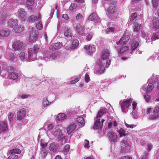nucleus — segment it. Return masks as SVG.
<instances>
[{
	"mask_svg": "<svg viewBox=\"0 0 159 159\" xmlns=\"http://www.w3.org/2000/svg\"><path fill=\"white\" fill-rule=\"evenodd\" d=\"M8 129L7 124L6 121L0 122V133L5 131Z\"/></svg>",
	"mask_w": 159,
	"mask_h": 159,
	"instance_id": "20",
	"label": "nucleus"
},
{
	"mask_svg": "<svg viewBox=\"0 0 159 159\" xmlns=\"http://www.w3.org/2000/svg\"><path fill=\"white\" fill-rule=\"evenodd\" d=\"M29 31V41L30 42H33L35 41L38 38V32L33 28H30Z\"/></svg>",
	"mask_w": 159,
	"mask_h": 159,
	"instance_id": "5",
	"label": "nucleus"
},
{
	"mask_svg": "<svg viewBox=\"0 0 159 159\" xmlns=\"http://www.w3.org/2000/svg\"><path fill=\"white\" fill-rule=\"evenodd\" d=\"M106 112V109L105 108H103L100 109L98 112L96 117H98L99 118Z\"/></svg>",
	"mask_w": 159,
	"mask_h": 159,
	"instance_id": "33",
	"label": "nucleus"
},
{
	"mask_svg": "<svg viewBox=\"0 0 159 159\" xmlns=\"http://www.w3.org/2000/svg\"><path fill=\"white\" fill-rule=\"evenodd\" d=\"M9 34V31L7 30H2L0 32V36L2 37L8 36Z\"/></svg>",
	"mask_w": 159,
	"mask_h": 159,
	"instance_id": "38",
	"label": "nucleus"
},
{
	"mask_svg": "<svg viewBox=\"0 0 159 159\" xmlns=\"http://www.w3.org/2000/svg\"><path fill=\"white\" fill-rule=\"evenodd\" d=\"M20 59L23 61H33L32 58H30V55L29 54V51H28V54H25L24 52H21L19 55Z\"/></svg>",
	"mask_w": 159,
	"mask_h": 159,
	"instance_id": "11",
	"label": "nucleus"
},
{
	"mask_svg": "<svg viewBox=\"0 0 159 159\" xmlns=\"http://www.w3.org/2000/svg\"><path fill=\"white\" fill-rule=\"evenodd\" d=\"M137 16V14L136 13H133L131 14L130 17V20H134Z\"/></svg>",
	"mask_w": 159,
	"mask_h": 159,
	"instance_id": "62",
	"label": "nucleus"
},
{
	"mask_svg": "<svg viewBox=\"0 0 159 159\" xmlns=\"http://www.w3.org/2000/svg\"><path fill=\"white\" fill-rule=\"evenodd\" d=\"M62 44L60 42H57L55 43L52 46V49H58L62 47Z\"/></svg>",
	"mask_w": 159,
	"mask_h": 159,
	"instance_id": "39",
	"label": "nucleus"
},
{
	"mask_svg": "<svg viewBox=\"0 0 159 159\" xmlns=\"http://www.w3.org/2000/svg\"><path fill=\"white\" fill-rule=\"evenodd\" d=\"M8 25L10 27L14 28L17 25V20H16L10 19L8 21Z\"/></svg>",
	"mask_w": 159,
	"mask_h": 159,
	"instance_id": "23",
	"label": "nucleus"
},
{
	"mask_svg": "<svg viewBox=\"0 0 159 159\" xmlns=\"http://www.w3.org/2000/svg\"><path fill=\"white\" fill-rule=\"evenodd\" d=\"M128 49L129 47L128 46L126 45L120 48V50H118V52L120 54H127Z\"/></svg>",
	"mask_w": 159,
	"mask_h": 159,
	"instance_id": "24",
	"label": "nucleus"
},
{
	"mask_svg": "<svg viewBox=\"0 0 159 159\" xmlns=\"http://www.w3.org/2000/svg\"><path fill=\"white\" fill-rule=\"evenodd\" d=\"M36 26L39 30L42 29L43 27L42 22L40 20L37 21Z\"/></svg>",
	"mask_w": 159,
	"mask_h": 159,
	"instance_id": "41",
	"label": "nucleus"
},
{
	"mask_svg": "<svg viewBox=\"0 0 159 159\" xmlns=\"http://www.w3.org/2000/svg\"><path fill=\"white\" fill-rule=\"evenodd\" d=\"M152 28L154 31L153 35L151 37V39L154 40L159 39V21L158 18L154 19L153 21Z\"/></svg>",
	"mask_w": 159,
	"mask_h": 159,
	"instance_id": "1",
	"label": "nucleus"
},
{
	"mask_svg": "<svg viewBox=\"0 0 159 159\" xmlns=\"http://www.w3.org/2000/svg\"><path fill=\"white\" fill-rule=\"evenodd\" d=\"M40 144L41 147V149H46V148L47 146V143L44 142V140L41 139L40 141Z\"/></svg>",
	"mask_w": 159,
	"mask_h": 159,
	"instance_id": "43",
	"label": "nucleus"
},
{
	"mask_svg": "<svg viewBox=\"0 0 159 159\" xmlns=\"http://www.w3.org/2000/svg\"><path fill=\"white\" fill-rule=\"evenodd\" d=\"M158 0H152V5L154 8H156L158 5Z\"/></svg>",
	"mask_w": 159,
	"mask_h": 159,
	"instance_id": "60",
	"label": "nucleus"
},
{
	"mask_svg": "<svg viewBox=\"0 0 159 159\" xmlns=\"http://www.w3.org/2000/svg\"><path fill=\"white\" fill-rule=\"evenodd\" d=\"M84 18V17L82 15L80 14V13L78 14H77L76 17H75V19L78 20H82Z\"/></svg>",
	"mask_w": 159,
	"mask_h": 159,
	"instance_id": "52",
	"label": "nucleus"
},
{
	"mask_svg": "<svg viewBox=\"0 0 159 159\" xmlns=\"http://www.w3.org/2000/svg\"><path fill=\"white\" fill-rule=\"evenodd\" d=\"M132 106H133V111H132V114L134 115L135 114V113L136 111V108L137 106V103L135 102H132Z\"/></svg>",
	"mask_w": 159,
	"mask_h": 159,
	"instance_id": "45",
	"label": "nucleus"
},
{
	"mask_svg": "<svg viewBox=\"0 0 159 159\" xmlns=\"http://www.w3.org/2000/svg\"><path fill=\"white\" fill-rule=\"evenodd\" d=\"M8 77L10 79L15 80L18 78V74L15 72H9Z\"/></svg>",
	"mask_w": 159,
	"mask_h": 159,
	"instance_id": "26",
	"label": "nucleus"
},
{
	"mask_svg": "<svg viewBox=\"0 0 159 159\" xmlns=\"http://www.w3.org/2000/svg\"><path fill=\"white\" fill-rule=\"evenodd\" d=\"M85 80L86 83H88L90 80V79L89 75L86 73L85 75Z\"/></svg>",
	"mask_w": 159,
	"mask_h": 159,
	"instance_id": "63",
	"label": "nucleus"
},
{
	"mask_svg": "<svg viewBox=\"0 0 159 159\" xmlns=\"http://www.w3.org/2000/svg\"><path fill=\"white\" fill-rule=\"evenodd\" d=\"M84 48L87 54L90 55L94 52L96 50V46L93 44L85 45Z\"/></svg>",
	"mask_w": 159,
	"mask_h": 159,
	"instance_id": "9",
	"label": "nucleus"
},
{
	"mask_svg": "<svg viewBox=\"0 0 159 159\" xmlns=\"http://www.w3.org/2000/svg\"><path fill=\"white\" fill-rule=\"evenodd\" d=\"M58 145L55 143H52L50 144V151L53 152H56L58 148Z\"/></svg>",
	"mask_w": 159,
	"mask_h": 159,
	"instance_id": "32",
	"label": "nucleus"
},
{
	"mask_svg": "<svg viewBox=\"0 0 159 159\" xmlns=\"http://www.w3.org/2000/svg\"><path fill=\"white\" fill-rule=\"evenodd\" d=\"M70 148V146L68 144L66 145L65 146L63 151L64 152H67L69 151Z\"/></svg>",
	"mask_w": 159,
	"mask_h": 159,
	"instance_id": "54",
	"label": "nucleus"
},
{
	"mask_svg": "<svg viewBox=\"0 0 159 159\" xmlns=\"http://www.w3.org/2000/svg\"><path fill=\"white\" fill-rule=\"evenodd\" d=\"M66 115L63 113H59L57 116V119L59 120H61L66 119Z\"/></svg>",
	"mask_w": 159,
	"mask_h": 159,
	"instance_id": "31",
	"label": "nucleus"
},
{
	"mask_svg": "<svg viewBox=\"0 0 159 159\" xmlns=\"http://www.w3.org/2000/svg\"><path fill=\"white\" fill-rule=\"evenodd\" d=\"M54 127L53 125L50 124V132L52 134L57 138H62V134L61 131L60 129H55L54 130H52Z\"/></svg>",
	"mask_w": 159,
	"mask_h": 159,
	"instance_id": "6",
	"label": "nucleus"
},
{
	"mask_svg": "<svg viewBox=\"0 0 159 159\" xmlns=\"http://www.w3.org/2000/svg\"><path fill=\"white\" fill-rule=\"evenodd\" d=\"M49 102L47 98H43L42 102L43 107L45 108L49 105Z\"/></svg>",
	"mask_w": 159,
	"mask_h": 159,
	"instance_id": "36",
	"label": "nucleus"
},
{
	"mask_svg": "<svg viewBox=\"0 0 159 159\" xmlns=\"http://www.w3.org/2000/svg\"><path fill=\"white\" fill-rule=\"evenodd\" d=\"M125 123L126 127L130 128H133L136 127V125L134 124L129 125L126 123L125 121Z\"/></svg>",
	"mask_w": 159,
	"mask_h": 159,
	"instance_id": "58",
	"label": "nucleus"
},
{
	"mask_svg": "<svg viewBox=\"0 0 159 159\" xmlns=\"http://www.w3.org/2000/svg\"><path fill=\"white\" fill-rule=\"evenodd\" d=\"M97 64L99 66V68L100 69H101L102 70H103V69H104L105 70V68L104 67V66H102V65L101 62V61L99 60L97 61Z\"/></svg>",
	"mask_w": 159,
	"mask_h": 159,
	"instance_id": "53",
	"label": "nucleus"
},
{
	"mask_svg": "<svg viewBox=\"0 0 159 159\" xmlns=\"http://www.w3.org/2000/svg\"><path fill=\"white\" fill-rule=\"evenodd\" d=\"M144 97L146 101L147 102H148L151 98V97L149 95H144Z\"/></svg>",
	"mask_w": 159,
	"mask_h": 159,
	"instance_id": "64",
	"label": "nucleus"
},
{
	"mask_svg": "<svg viewBox=\"0 0 159 159\" xmlns=\"http://www.w3.org/2000/svg\"><path fill=\"white\" fill-rule=\"evenodd\" d=\"M148 153L146 151H145L141 156L142 159H148Z\"/></svg>",
	"mask_w": 159,
	"mask_h": 159,
	"instance_id": "50",
	"label": "nucleus"
},
{
	"mask_svg": "<svg viewBox=\"0 0 159 159\" xmlns=\"http://www.w3.org/2000/svg\"><path fill=\"white\" fill-rule=\"evenodd\" d=\"M154 86L152 83H149L148 84H145L143 85L141 92L143 93H144V92H151Z\"/></svg>",
	"mask_w": 159,
	"mask_h": 159,
	"instance_id": "8",
	"label": "nucleus"
},
{
	"mask_svg": "<svg viewBox=\"0 0 159 159\" xmlns=\"http://www.w3.org/2000/svg\"><path fill=\"white\" fill-rule=\"evenodd\" d=\"M79 44V42L78 40L76 39L72 40L71 41L70 48L71 49H74L78 47Z\"/></svg>",
	"mask_w": 159,
	"mask_h": 159,
	"instance_id": "25",
	"label": "nucleus"
},
{
	"mask_svg": "<svg viewBox=\"0 0 159 159\" xmlns=\"http://www.w3.org/2000/svg\"><path fill=\"white\" fill-rule=\"evenodd\" d=\"M110 51L109 50H103L101 53V57L103 60H106V68H107L110 64L111 60L109 58Z\"/></svg>",
	"mask_w": 159,
	"mask_h": 159,
	"instance_id": "2",
	"label": "nucleus"
},
{
	"mask_svg": "<svg viewBox=\"0 0 159 159\" xmlns=\"http://www.w3.org/2000/svg\"><path fill=\"white\" fill-rule=\"evenodd\" d=\"M76 127V125L74 123L69 125L66 128L67 133L69 135L70 134Z\"/></svg>",
	"mask_w": 159,
	"mask_h": 159,
	"instance_id": "21",
	"label": "nucleus"
},
{
	"mask_svg": "<svg viewBox=\"0 0 159 159\" xmlns=\"http://www.w3.org/2000/svg\"><path fill=\"white\" fill-rule=\"evenodd\" d=\"M80 79V76L79 75L75 80L71 81L70 83L71 84H74L77 82Z\"/></svg>",
	"mask_w": 159,
	"mask_h": 159,
	"instance_id": "51",
	"label": "nucleus"
},
{
	"mask_svg": "<svg viewBox=\"0 0 159 159\" xmlns=\"http://www.w3.org/2000/svg\"><path fill=\"white\" fill-rule=\"evenodd\" d=\"M108 15L112 17L116 16L117 14V11L116 7L114 6H111L107 9Z\"/></svg>",
	"mask_w": 159,
	"mask_h": 159,
	"instance_id": "12",
	"label": "nucleus"
},
{
	"mask_svg": "<svg viewBox=\"0 0 159 159\" xmlns=\"http://www.w3.org/2000/svg\"><path fill=\"white\" fill-rule=\"evenodd\" d=\"M74 28L77 33L80 35L84 34V29L82 25L79 24H77L74 26Z\"/></svg>",
	"mask_w": 159,
	"mask_h": 159,
	"instance_id": "15",
	"label": "nucleus"
},
{
	"mask_svg": "<svg viewBox=\"0 0 159 159\" xmlns=\"http://www.w3.org/2000/svg\"><path fill=\"white\" fill-rule=\"evenodd\" d=\"M122 145L126 147L128 146V142L125 140H123L121 141Z\"/></svg>",
	"mask_w": 159,
	"mask_h": 159,
	"instance_id": "56",
	"label": "nucleus"
},
{
	"mask_svg": "<svg viewBox=\"0 0 159 159\" xmlns=\"http://www.w3.org/2000/svg\"><path fill=\"white\" fill-rule=\"evenodd\" d=\"M159 116V107L157 106L154 108L152 114L149 116V118L151 120L154 119L158 117Z\"/></svg>",
	"mask_w": 159,
	"mask_h": 159,
	"instance_id": "14",
	"label": "nucleus"
},
{
	"mask_svg": "<svg viewBox=\"0 0 159 159\" xmlns=\"http://www.w3.org/2000/svg\"><path fill=\"white\" fill-rule=\"evenodd\" d=\"M100 119V118H99L98 117H96L95 120L94 125L93 127V129L95 130L98 129H101L102 127L103 123L105 120L102 119L101 122Z\"/></svg>",
	"mask_w": 159,
	"mask_h": 159,
	"instance_id": "7",
	"label": "nucleus"
},
{
	"mask_svg": "<svg viewBox=\"0 0 159 159\" xmlns=\"http://www.w3.org/2000/svg\"><path fill=\"white\" fill-rule=\"evenodd\" d=\"M93 72L98 75H101L105 72V70H94Z\"/></svg>",
	"mask_w": 159,
	"mask_h": 159,
	"instance_id": "49",
	"label": "nucleus"
},
{
	"mask_svg": "<svg viewBox=\"0 0 159 159\" xmlns=\"http://www.w3.org/2000/svg\"><path fill=\"white\" fill-rule=\"evenodd\" d=\"M129 37L127 35H126V34H124L122 38L120 39L119 42L118 44V47H120L119 46L120 45H121V46L123 45L124 44L127 42L129 39Z\"/></svg>",
	"mask_w": 159,
	"mask_h": 159,
	"instance_id": "19",
	"label": "nucleus"
},
{
	"mask_svg": "<svg viewBox=\"0 0 159 159\" xmlns=\"http://www.w3.org/2000/svg\"><path fill=\"white\" fill-rule=\"evenodd\" d=\"M21 152L20 150L18 148H15L11 150L9 152L10 154L14 153L20 154Z\"/></svg>",
	"mask_w": 159,
	"mask_h": 159,
	"instance_id": "40",
	"label": "nucleus"
},
{
	"mask_svg": "<svg viewBox=\"0 0 159 159\" xmlns=\"http://www.w3.org/2000/svg\"><path fill=\"white\" fill-rule=\"evenodd\" d=\"M141 37L143 38H146V39H147V37H148V39H149V37H148V34L147 32H146L144 31H142L141 34Z\"/></svg>",
	"mask_w": 159,
	"mask_h": 159,
	"instance_id": "47",
	"label": "nucleus"
},
{
	"mask_svg": "<svg viewBox=\"0 0 159 159\" xmlns=\"http://www.w3.org/2000/svg\"><path fill=\"white\" fill-rule=\"evenodd\" d=\"M131 99L130 98L126 100L120 101L121 108L123 112L126 113L128 110V108L131 104Z\"/></svg>",
	"mask_w": 159,
	"mask_h": 159,
	"instance_id": "4",
	"label": "nucleus"
},
{
	"mask_svg": "<svg viewBox=\"0 0 159 159\" xmlns=\"http://www.w3.org/2000/svg\"><path fill=\"white\" fill-rule=\"evenodd\" d=\"M108 136L110 142L114 143L116 142L118 140L117 134L112 131H109L108 133Z\"/></svg>",
	"mask_w": 159,
	"mask_h": 159,
	"instance_id": "10",
	"label": "nucleus"
},
{
	"mask_svg": "<svg viewBox=\"0 0 159 159\" xmlns=\"http://www.w3.org/2000/svg\"><path fill=\"white\" fill-rule=\"evenodd\" d=\"M24 29V28L23 26H19L17 28L14 29V31L16 33H20L23 31Z\"/></svg>",
	"mask_w": 159,
	"mask_h": 159,
	"instance_id": "44",
	"label": "nucleus"
},
{
	"mask_svg": "<svg viewBox=\"0 0 159 159\" xmlns=\"http://www.w3.org/2000/svg\"><path fill=\"white\" fill-rule=\"evenodd\" d=\"M141 25L140 24L136 23L134 24V31L135 33L138 32L140 29H141Z\"/></svg>",
	"mask_w": 159,
	"mask_h": 159,
	"instance_id": "30",
	"label": "nucleus"
},
{
	"mask_svg": "<svg viewBox=\"0 0 159 159\" xmlns=\"http://www.w3.org/2000/svg\"><path fill=\"white\" fill-rule=\"evenodd\" d=\"M48 152L46 149H41L40 153V156L42 159L44 158L47 155Z\"/></svg>",
	"mask_w": 159,
	"mask_h": 159,
	"instance_id": "29",
	"label": "nucleus"
},
{
	"mask_svg": "<svg viewBox=\"0 0 159 159\" xmlns=\"http://www.w3.org/2000/svg\"><path fill=\"white\" fill-rule=\"evenodd\" d=\"M23 43L19 40L14 42L12 44V47L15 50H19L22 49L23 46Z\"/></svg>",
	"mask_w": 159,
	"mask_h": 159,
	"instance_id": "16",
	"label": "nucleus"
},
{
	"mask_svg": "<svg viewBox=\"0 0 159 159\" xmlns=\"http://www.w3.org/2000/svg\"><path fill=\"white\" fill-rule=\"evenodd\" d=\"M139 40L138 38L136 37L132 39L131 42V50H135L138 47L139 45Z\"/></svg>",
	"mask_w": 159,
	"mask_h": 159,
	"instance_id": "17",
	"label": "nucleus"
},
{
	"mask_svg": "<svg viewBox=\"0 0 159 159\" xmlns=\"http://www.w3.org/2000/svg\"><path fill=\"white\" fill-rule=\"evenodd\" d=\"M40 48V46L38 44L34 45L33 50L32 48L28 49L29 54L30 55V58L33 61L36 59L37 53L39 52Z\"/></svg>",
	"mask_w": 159,
	"mask_h": 159,
	"instance_id": "3",
	"label": "nucleus"
},
{
	"mask_svg": "<svg viewBox=\"0 0 159 159\" xmlns=\"http://www.w3.org/2000/svg\"><path fill=\"white\" fill-rule=\"evenodd\" d=\"M26 114V110L22 108L20 109L17 113V119L20 120L23 119Z\"/></svg>",
	"mask_w": 159,
	"mask_h": 159,
	"instance_id": "18",
	"label": "nucleus"
},
{
	"mask_svg": "<svg viewBox=\"0 0 159 159\" xmlns=\"http://www.w3.org/2000/svg\"><path fill=\"white\" fill-rule=\"evenodd\" d=\"M64 34L65 36L67 37H71L72 36L70 30L68 28L65 30Z\"/></svg>",
	"mask_w": 159,
	"mask_h": 159,
	"instance_id": "34",
	"label": "nucleus"
},
{
	"mask_svg": "<svg viewBox=\"0 0 159 159\" xmlns=\"http://www.w3.org/2000/svg\"><path fill=\"white\" fill-rule=\"evenodd\" d=\"M98 17L96 14L93 13L90 16L88 17V19L89 20H97Z\"/></svg>",
	"mask_w": 159,
	"mask_h": 159,
	"instance_id": "35",
	"label": "nucleus"
},
{
	"mask_svg": "<svg viewBox=\"0 0 159 159\" xmlns=\"http://www.w3.org/2000/svg\"><path fill=\"white\" fill-rule=\"evenodd\" d=\"M77 7V5L76 4H75V3H72L71 4V5H70V7H69V9L70 10H73Z\"/></svg>",
	"mask_w": 159,
	"mask_h": 159,
	"instance_id": "59",
	"label": "nucleus"
},
{
	"mask_svg": "<svg viewBox=\"0 0 159 159\" xmlns=\"http://www.w3.org/2000/svg\"><path fill=\"white\" fill-rule=\"evenodd\" d=\"M93 36V34L92 33H90L87 35L86 36V39L88 41H89L91 39Z\"/></svg>",
	"mask_w": 159,
	"mask_h": 159,
	"instance_id": "61",
	"label": "nucleus"
},
{
	"mask_svg": "<svg viewBox=\"0 0 159 159\" xmlns=\"http://www.w3.org/2000/svg\"><path fill=\"white\" fill-rule=\"evenodd\" d=\"M84 146L85 148H87V149H88L89 148L90 146L89 144V142L88 140L87 139L84 140Z\"/></svg>",
	"mask_w": 159,
	"mask_h": 159,
	"instance_id": "48",
	"label": "nucleus"
},
{
	"mask_svg": "<svg viewBox=\"0 0 159 159\" xmlns=\"http://www.w3.org/2000/svg\"><path fill=\"white\" fill-rule=\"evenodd\" d=\"M41 19V16L40 14H38L37 16L32 15L28 19V21L30 23H33L35 20L38 21L40 20Z\"/></svg>",
	"mask_w": 159,
	"mask_h": 159,
	"instance_id": "22",
	"label": "nucleus"
},
{
	"mask_svg": "<svg viewBox=\"0 0 159 159\" xmlns=\"http://www.w3.org/2000/svg\"><path fill=\"white\" fill-rule=\"evenodd\" d=\"M43 57L41 56L42 59H43L46 61L49 60V52L46 50H44L42 52Z\"/></svg>",
	"mask_w": 159,
	"mask_h": 159,
	"instance_id": "27",
	"label": "nucleus"
},
{
	"mask_svg": "<svg viewBox=\"0 0 159 159\" xmlns=\"http://www.w3.org/2000/svg\"><path fill=\"white\" fill-rule=\"evenodd\" d=\"M118 133H119L120 137H121L123 136H125L128 135V132L126 131L125 129L121 128L118 131Z\"/></svg>",
	"mask_w": 159,
	"mask_h": 159,
	"instance_id": "28",
	"label": "nucleus"
},
{
	"mask_svg": "<svg viewBox=\"0 0 159 159\" xmlns=\"http://www.w3.org/2000/svg\"><path fill=\"white\" fill-rule=\"evenodd\" d=\"M77 121L80 123L82 127L84 126L85 124V121L83 117L79 116L77 119Z\"/></svg>",
	"mask_w": 159,
	"mask_h": 159,
	"instance_id": "37",
	"label": "nucleus"
},
{
	"mask_svg": "<svg viewBox=\"0 0 159 159\" xmlns=\"http://www.w3.org/2000/svg\"><path fill=\"white\" fill-rule=\"evenodd\" d=\"M18 156L16 155L11 154L8 158L7 159H17Z\"/></svg>",
	"mask_w": 159,
	"mask_h": 159,
	"instance_id": "55",
	"label": "nucleus"
},
{
	"mask_svg": "<svg viewBox=\"0 0 159 159\" xmlns=\"http://www.w3.org/2000/svg\"><path fill=\"white\" fill-rule=\"evenodd\" d=\"M115 29L113 27H109L106 30V32L107 34H109L115 31Z\"/></svg>",
	"mask_w": 159,
	"mask_h": 159,
	"instance_id": "46",
	"label": "nucleus"
},
{
	"mask_svg": "<svg viewBox=\"0 0 159 159\" xmlns=\"http://www.w3.org/2000/svg\"><path fill=\"white\" fill-rule=\"evenodd\" d=\"M30 96V95L25 94H19L17 96V98H22L25 99L28 98Z\"/></svg>",
	"mask_w": 159,
	"mask_h": 159,
	"instance_id": "42",
	"label": "nucleus"
},
{
	"mask_svg": "<svg viewBox=\"0 0 159 159\" xmlns=\"http://www.w3.org/2000/svg\"><path fill=\"white\" fill-rule=\"evenodd\" d=\"M26 12L24 9L23 8H20L18 10V17L21 20L23 21L26 20Z\"/></svg>",
	"mask_w": 159,
	"mask_h": 159,
	"instance_id": "13",
	"label": "nucleus"
},
{
	"mask_svg": "<svg viewBox=\"0 0 159 159\" xmlns=\"http://www.w3.org/2000/svg\"><path fill=\"white\" fill-rule=\"evenodd\" d=\"M26 4L28 6H32L33 4L34 1L33 0H26Z\"/></svg>",
	"mask_w": 159,
	"mask_h": 159,
	"instance_id": "57",
	"label": "nucleus"
}]
</instances>
